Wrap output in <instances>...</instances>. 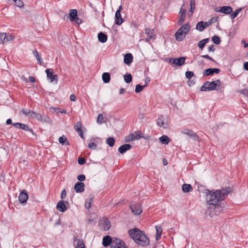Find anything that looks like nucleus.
<instances>
[{
	"label": "nucleus",
	"mask_w": 248,
	"mask_h": 248,
	"mask_svg": "<svg viewBox=\"0 0 248 248\" xmlns=\"http://www.w3.org/2000/svg\"><path fill=\"white\" fill-rule=\"evenodd\" d=\"M231 191V187H222L220 190L205 189V200L206 203L210 205L217 206L224 200Z\"/></svg>",
	"instance_id": "obj_1"
},
{
	"label": "nucleus",
	"mask_w": 248,
	"mask_h": 248,
	"mask_svg": "<svg viewBox=\"0 0 248 248\" xmlns=\"http://www.w3.org/2000/svg\"><path fill=\"white\" fill-rule=\"evenodd\" d=\"M128 234L137 244L144 247L149 245L150 240L145 234L138 228L129 230Z\"/></svg>",
	"instance_id": "obj_2"
},
{
	"label": "nucleus",
	"mask_w": 248,
	"mask_h": 248,
	"mask_svg": "<svg viewBox=\"0 0 248 248\" xmlns=\"http://www.w3.org/2000/svg\"><path fill=\"white\" fill-rule=\"evenodd\" d=\"M212 90H217V89L216 88V84L213 81L211 82H205L201 88V91L206 92Z\"/></svg>",
	"instance_id": "obj_3"
},
{
	"label": "nucleus",
	"mask_w": 248,
	"mask_h": 248,
	"mask_svg": "<svg viewBox=\"0 0 248 248\" xmlns=\"http://www.w3.org/2000/svg\"><path fill=\"white\" fill-rule=\"evenodd\" d=\"M130 208L135 215H140L142 211L140 204L137 202L131 203L130 205Z\"/></svg>",
	"instance_id": "obj_4"
},
{
	"label": "nucleus",
	"mask_w": 248,
	"mask_h": 248,
	"mask_svg": "<svg viewBox=\"0 0 248 248\" xmlns=\"http://www.w3.org/2000/svg\"><path fill=\"white\" fill-rule=\"evenodd\" d=\"M46 77L51 82H55L57 83L58 81V78L57 75H53V70L52 69H46Z\"/></svg>",
	"instance_id": "obj_5"
},
{
	"label": "nucleus",
	"mask_w": 248,
	"mask_h": 248,
	"mask_svg": "<svg viewBox=\"0 0 248 248\" xmlns=\"http://www.w3.org/2000/svg\"><path fill=\"white\" fill-rule=\"evenodd\" d=\"M111 248H128L125 243L121 239L118 238H114L113 243L110 245Z\"/></svg>",
	"instance_id": "obj_6"
},
{
	"label": "nucleus",
	"mask_w": 248,
	"mask_h": 248,
	"mask_svg": "<svg viewBox=\"0 0 248 248\" xmlns=\"http://www.w3.org/2000/svg\"><path fill=\"white\" fill-rule=\"evenodd\" d=\"M186 58L185 57H181L178 58H170L169 62L172 64H175L178 66L183 65L185 62Z\"/></svg>",
	"instance_id": "obj_7"
},
{
	"label": "nucleus",
	"mask_w": 248,
	"mask_h": 248,
	"mask_svg": "<svg viewBox=\"0 0 248 248\" xmlns=\"http://www.w3.org/2000/svg\"><path fill=\"white\" fill-rule=\"evenodd\" d=\"M157 124L158 126L162 127L165 129H167L169 127L167 121L163 115H160L158 117L157 120Z\"/></svg>",
	"instance_id": "obj_8"
},
{
	"label": "nucleus",
	"mask_w": 248,
	"mask_h": 248,
	"mask_svg": "<svg viewBox=\"0 0 248 248\" xmlns=\"http://www.w3.org/2000/svg\"><path fill=\"white\" fill-rule=\"evenodd\" d=\"M115 237H111L109 235H106L103 238L102 244L104 247H107L109 246L112 245L113 243L114 239Z\"/></svg>",
	"instance_id": "obj_9"
},
{
	"label": "nucleus",
	"mask_w": 248,
	"mask_h": 248,
	"mask_svg": "<svg viewBox=\"0 0 248 248\" xmlns=\"http://www.w3.org/2000/svg\"><path fill=\"white\" fill-rule=\"evenodd\" d=\"M29 198L28 194L26 190H23L18 196V200L20 203H24L27 202Z\"/></svg>",
	"instance_id": "obj_10"
},
{
	"label": "nucleus",
	"mask_w": 248,
	"mask_h": 248,
	"mask_svg": "<svg viewBox=\"0 0 248 248\" xmlns=\"http://www.w3.org/2000/svg\"><path fill=\"white\" fill-rule=\"evenodd\" d=\"M220 70L218 68H208L203 72V75L204 76H208L213 75L214 73L218 74Z\"/></svg>",
	"instance_id": "obj_11"
},
{
	"label": "nucleus",
	"mask_w": 248,
	"mask_h": 248,
	"mask_svg": "<svg viewBox=\"0 0 248 248\" xmlns=\"http://www.w3.org/2000/svg\"><path fill=\"white\" fill-rule=\"evenodd\" d=\"M215 11L219 12L226 15H229L232 13V9L230 6H223L221 7L219 10H217L216 9Z\"/></svg>",
	"instance_id": "obj_12"
},
{
	"label": "nucleus",
	"mask_w": 248,
	"mask_h": 248,
	"mask_svg": "<svg viewBox=\"0 0 248 248\" xmlns=\"http://www.w3.org/2000/svg\"><path fill=\"white\" fill-rule=\"evenodd\" d=\"M182 29H179L175 33L176 40L178 41H182L185 37V34L183 32V31H181Z\"/></svg>",
	"instance_id": "obj_13"
},
{
	"label": "nucleus",
	"mask_w": 248,
	"mask_h": 248,
	"mask_svg": "<svg viewBox=\"0 0 248 248\" xmlns=\"http://www.w3.org/2000/svg\"><path fill=\"white\" fill-rule=\"evenodd\" d=\"M207 27L208 25L206 22L200 21L197 23L196 29L200 31H202Z\"/></svg>",
	"instance_id": "obj_14"
},
{
	"label": "nucleus",
	"mask_w": 248,
	"mask_h": 248,
	"mask_svg": "<svg viewBox=\"0 0 248 248\" xmlns=\"http://www.w3.org/2000/svg\"><path fill=\"white\" fill-rule=\"evenodd\" d=\"M124 21V19L122 18L121 13L118 12L115 13V23L117 25H121Z\"/></svg>",
	"instance_id": "obj_15"
},
{
	"label": "nucleus",
	"mask_w": 248,
	"mask_h": 248,
	"mask_svg": "<svg viewBox=\"0 0 248 248\" xmlns=\"http://www.w3.org/2000/svg\"><path fill=\"white\" fill-rule=\"evenodd\" d=\"M132 146L129 144H124V145H121L118 148V151L121 154H124L127 151L130 150Z\"/></svg>",
	"instance_id": "obj_16"
},
{
	"label": "nucleus",
	"mask_w": 248,
	"mask_h": 248,
	"mask_svg": "<svg viewBox=\"0 0 248 248\" xmlns=\"http://www.w3.org/2000/svg\"><path fill=\"white\" fill-rule=\"evenodd\" d=\"M133 59V55L130 53H126L124 56V62L127 65H130Z\"/></svg>",
	"instance_id": "obj_17"
},
{
	"label": "nucleus",
	"mask_w": 248,
	"mask_h": 248,
	"mask_svg": "<svg viewBox=\"0 0 248 248\" xmlns=\"http://www.w3.org/2000/svg\"><path fill=\"white\" fill-rule=\"evenodd\" d=\"M56 209L61 212H64L66 210L67 208L64 203V202L63 201H60L57 203Z\"/></svg>",
	"instance_id": "obj_18"
},
{
	"label": "nucleus",
	"mask_w": 248,
	"mask_h": 248,
	"mask_svg": "<svg viewBox=\"0 0 248 248\" xmlns=\"http://www.w3.org/2000/svg\"><path fill=\"white\" fill-rule=\"evenodd\" d=\"M94 199V196L90 195L89 198L86 199L85 203V207L87 209H89L91 208L92 203H93Z\"/></svg>",
	"instance_id": "obj_19"
},
{
	"label": "nucleus",
	"mask_w": 248,
	"mask_h": 248,
	"mask_svg": "<svg viewBox=\"0 0 248 248\" xmlns=\"http://www.w3.org/2000/svg\"><path fill=\"white\" fill-rule=\"evenodd\" d=\"M38 120L42 123H46L48 124H51L52 123V120L50 118L45 114H41V118H39Z\"/></svg>",
	"instance_id": "obj_20"
},
{
	"label": "nucleus",
	"mask_w": 248,
	"mask_h": 248,
	"mask_svg": "<svg viewBox=\"0 0 248 248\" xmlns=\"http://www.w3.org/2000/svg\"><path fill=\"white\" fill-rule=\"evenodd\" d=\"M182 133L188 135L190 137H194V140H195L198 139V136L196 135V134L191 130L186 129L184 131H182Z\"/></svg>",
	"instance_id": "obj_21"
},
{
	"label": "nucleus",
	"mask_w": 248,
	"mask_h": 248,
	"mask_svg": "<svg viewBox=\"0 0 248 248\" xmlns=\"http://www.w3.org/2000/svg\"><path fill=\"white\" fill-rule=\"evenodd\" d=\"M98 41L102 43L107 42L108 36L103 32H100L98 34Z\"/></svg>",
	"instance_id": "obj_22"
},
{
	"label": "nucleus",
	"mask_w": 248,
	"mask_h": 248,
	"mask_svg": "<svg viewBox=\"0 0 248 248\" xmlns=\"http://www.w3.org/2000/svg\"><path fill=\"white\" fill-rule=\"evenodd\" d=\"M78 16V12L76 9H71L69 11L68 17L71 22H73V20Z\"/></svg>",
	"instance_id": "obj_23"
},
{
	"label": "nucleus",
	"mask_w": 248,
	"mask_h": 248,
	"mask_svg": "<svg viewBox=\"0 0 248 248\" xmlns=\"http://www.w3.org/2000/svg\"><path fill=\"white\" fill-rule=\"evenodd\" d=\"M209 41V38H205L202 40L198 43V46L202 50L203 49L206 44L208 43Z\"/></svg>",
	"instance_id": "obj_24"
},
{
	"label": "nucleus",
	"mask_w": 248,
	"mask_h": 248,
	"mask_svg": "<svg viewBox=\"0 0 248 248\" xmlns=\"http://www.w3.org/2000/svg\"><path fill=\"white\" fill-rule=\"evenodd\" d=\"M155 229H156L155 240L156 241H157L161 237V236L162 235V228L159 226H155Z\"/></svg>",
	"instance_id": "obj_25"
},
{
	"label": "nucleus",
	"mask_w": 248,
	"mask_h": 248,
	"mask_svg": "<svg viewBox=\"0 0 248 248\" xmlns=\"http://www.w3.org/2000/svg\"><path fill=\"white\" fill-rule=\"evenodd\" d=\"M102 79L105 83H108L110 81V75L109 73H104L102 74Z\"/></svg>",
	"instance_id": "obj_26"
},
{
	"label": "nucleus",
	"mask_w": 248,
	"mask_h": 248,
	"mask_svg": "<svg viewBox=\"0 0 248 248\" xmlns=\"http://www.w3.org/2000/svg\"><path fill=\"white\" fill-rule=\"evenodd\" d=\"M190 8L189 11V12L190 13L188 14L189 17L193 15V13L195 9V0H190Z\"/></svg>",
	"instance_id": "obj_27"
},
{
	"label": "nucleus",
	"mask_w": 248,
	"mask_h": 248,
	"mask_svg": "<svg viewBox=\"0 0 248 248\" xmlns=\"http://www.w3.org/2000/svg\"><path fill=\"white\" fill-rule=\"evenodd\" d=\"M29 118L36 119L38 120L39 118H41V114L36 113L33 111H31L29 116Z\"/></svg>",
	"instance_id": "obj_28"
},
{
	"label": "nucleus",
	"mask_w": 248,
	"mask_h": 248,
	"mask_svg": "<svg viewBox=\"0 0 248 248\" xmlns=\"http://www.w3.org/2000/svg\"><path fill=\"white\" fill-rule=\"evenodd\" d=\"M160 141L164 144H168L170 142V139L166 135H163L159 138Z\"/></svg>",
	"instance_id": "obj_29"
},
{
	"label": "nucleus",
	"mask_w": 248,
	"mask_h": 248,
	"mask_svg": "<svg viewBox=\"0 0 248 248\" xmlns=\"http://www.w3.org/2000/svg\"><path fill=\"white\" fill-rule=\"evenodd\" d=\"M179 29H182L181 31H183V32L184 34H186L188 32H189L190 30V26L188 23H186L183 25Z\"/></svg>",
	"instance_id": "obj_30"
},
{
	"label": "nucleus",
	"mask_w": 248,
	"mask_h": 248,
	"mask_svg": "<svg viewBox=\"0 0 248 248\" xmlns=\"http://www.w3.org/2000/svg\"><path fill=\"white\" fill-rule=\"evenodd\" d=\"M124 80L127 83H130L132 81V76L131 74L126 73L124 76Z\"/></svg>",
	"instance_id": "obj_31"
},
{
	"label": "nucleus",
	"mask_w": 248,
	"mask_h": 248,
	"mask_svg": "<svg viewBox=\"0 0 248 248\" xmlns=\"http://www.w3.org/2000/svg\"><path fill=\"white\" fill-rule=\"evenodd\" d=\"M33 54L34 56L36 57L38 62L40 64H42L43 62V61L42 60L41 57L39 55L38 52L36 50H34L33 51Z\"/></svg>",
	"instance_id": "obj_32"
},
{
	"label": "nucleus",
	"mask_w": 248,
	"mask_h": 248,
	"mask_svg": "<svg viewBox=\"0 0 248 248\" xmlns=\"http://www.w3.org/2000/svg\"><path fill=\"white\" fill-rule=\"evenodd\" d=\"M59 141L62 145H69V142L67 141V138L64 136L60 137L59 139Z\"/></svg>",
	"instance_id": "obj_33"
},
{
	"label": "nucleus",
	"mask_w": 248,
	"mask_h": 248,
	"mask_svg": "<svg viewBox=\"0 0 248 248\" xmlns=\"http://www.w3.org/2000/svg\"><path fill=\"white\" fill-rule=\"evenodd\" d=\"M145 33L148 35V36H152L155 37V31L154 29H152L149 28H147L145 29Z\"/></svg>",
	"instance_id": "obj_34"
},
{
	"label": "nucleus",
	"mask_w": 248,
	"mask_h": 248,
	"mask_svg": "<svg viewBox=\"0 0 248 248\" xmlns=\"http://www.w3.org/2000/svg\"><path fill=\"white\" fill-rule=\"evenodd\" d=\"M103 226L105 230H108L110 229L111 227L110 223L107 218L104 220L103 223Z\"/></svg>",
	"instance_id": "obj_35"
},
{
	"label": "nucleus",
	"mask_w": 248,
	"mask_h": 248,
	"mask_svg": "<svg viewBox=\"0 0 248 248\" xmlns=\"http://www.w3.org/2000/svg\"><path fill=\"white\" fill-rule=\"evenodd\" d=\"M244 9V8H239L237 9L235 11H234L233 13H232L231 15V17L232 19H233L235 18L237 15H238L239 13H240L242 10Z\"/></svg>",
	"instance_id": "obj_36"
},
{
	"label": "nucleus",
	"mask_w": 248,
	"mask_h": 248,
	"mask_svg": "<svg viewBox=\"0 0 248 248\" xmlns=\"http://www.w3.org/2000/svg\"><path fill=\"white\" fill-rule=\"evenodd\" d=\"M106 143L110 146L112 147L115 143V140L111 137H109L106 140Z\"/></svg>",
	"instance_id": "obj_37"
},
{
	"label": "nucleus",
	"mask_w": 248,
	"mask_h": 248,
	"mask_svg": "<svg viewBox=\"0 0 248 248\" xmlns=\"http://www.w3.org/2000/svg\"><path fill=\"white\" fill-rule=\"evenodd\" d=\"M212 41L216 45H219L220 43V38L217 35H214L212 37Z\"/></svg>",
	"instance_id": "obj_38"
},
{
	"label": "nucleus",
	"mask_w": 248,
	"mask_h": 248,
	"mask_svg": "<svg viewBox=\"0 0 248 248\" xmlns=\"http://www.w3.org/2000/svg\"><path fill=\"white\" fill-rule=\"evenodd\" d=\"M82 124L81 122H78L77 124L75 125L74 128L75 130L78 132H80L82 131L81 130Z\"/></svg>",
	"instance_id": "obj_39"
},
{
	"label": "nucleus",
	"mask_w": 248,
	"mask_h": 248,
	"mask_svg": "<svg viewBox=\"0 0 248 248\" xmlns=\"http://www.w3.org/2000/svg\"><path fill=\"white\" fill-rule=\"evenodd\" d=\"M75 248H85V245L82 239H78Z\"/></svg>",
	"instance_id": "obj_40"
},
{
	"label": "nucleus",
	"mask_w": 248,
	"mask_h": 248,
	"mask_svg": "<svg viewBox=\"0 0 248 248\" xmlns=\"http://www.w3.org/2000/svg\"><path fill=\"white\" fill-rule=\"evenodd\" d=\"M20 128L27 131H29L31 133H33V130L32 129H30L29 126L24 124H21V126H20Z\"/></svg>",
	"instance_id": "obj_41"
},
{
	"label": "nucleus",
	"mask_w": 248,
	"mask_h": 248,
	"mask_svg": "<svg viewBox=\"0 0 248 248\" xmlns=\"http://www.w3.org/2000/svg\"><path fill=\"white\" fill-rule=\"evenodd\" d=\"M218 16H214V17L211 18V19H210L208 22H206V23L208 25V27L209 25H211L212 23H213L214 22H216L218 20Z\"/></svg>",
	"instance_id": "obj_42"
},
{
	"label": "nucleus",
	"mask_w": 248,
	"mask_h": 248,
	"mask_svg": "<svg viewBox=\"0 0 248 248\" xmlns=\"http://www.w3.org/2000/svg\"><path fill=\"white\" fill-rule=\"evenodd\" d=\"M144 88H145V87L144 86H142L140 84H137L136 86V88H135V93H140V92L142 91Z\"/></svg>",
	"instance_id": "obj_43"
},
{
	"label": "nucleus",
	"mask_w": 248,
	"mask_h": 248,
	"mask_svg": "<svg viewBox=\"0 0 248 248\" xmlns=\"http://www.w3.org/2000/svg\"><path fill=\"white\" fill-rule=\"evenodd\" d=\"M194 76V73L192 71H186V77L187 78L190 79Z\"/></svg>",
	"instance_id": "obj_44"
},
{
	"label": "nucleus",
	"mask_w": 248,
	"mask_h": 248,
	"mask_svg": "<svg viewBox=\"0 0 248 248\" xmlns=\"http://www.w3.org/2000/svg\"><path fill=\"white\" fill-rule=\"evenodd\" d=\"M135 139H136V137H135V136L133 134H131L130 135L126 136L125 137V142H129V141L133 140Z\"/></svg>",
	"instance_id": "obj_45"
},
{
	"label": "nucleus",
	"mask_w": 248,
	"mask_h": 248,
	"mask_svg": "<svg viewBox=\"0 0 248 248\" xmlns=\"http://www.w3.org/2000/svg\"><path fill=\"white\" fill-rule=\"evenodd\" d=\"M6 33H0V43H5Z\"/></svg>",
	"instance_id": "obj_46"
},
{
	"label": "nucleus",
	"mask_w": 248,
	"mask_h": 248,
	"mask_svg": "<svg viewBox=\"0 0 248 248\" xmlns=\"http://www.w3.org/2000/svg\"><path fill=\"white\" fill-rule=\"evenodd\" d=\"M186 16H180V17L179 18V19L178 20V24L179 25H181L184 23L185 20Z\"/></svg>",
	"instance_id": "obj_47"
},
{
	"label": "nucleus",
	"mask_w": 248,
	"mask_h": 248,
	"mask_svg": "<svg viewBox=\"0 0 248 248\" xmlns=\"http://www.w3.org/2000/svg\"><path fill=\"white\" fill-rule=\"evenodd\" d=\"M14 1L17 6L20 8L23 7L24 3L21 0H15Z\"/></svg>",
	"instance_id": "obj_48"
},
{
	"label": "nucleus",
	"mask_w": 248,
	"mask_h": 248,
	"mask_svg": "<svg viewBox=\"0 0 248 248\" xmlns=\"http://www.w3.org/2000/svg\"><path fill=\"white\" fill-rule=\"evenodd\" d=\"M104 120V117L102 114H99L98 115L97 119V123L101 124Z\"/></svg>",
	"instance_id": "obj_49"
},
{
	"label": "nucleus",
	"mask_w": 248,
	"mask_h": 248,
	"mask_svg": "<svg viewBox=\"0 0 248 248\" xmlns=\"http://www.w3.org/2000/svg\"><path fill=\"white\" fill-rule=\"evenodd\" d=\"M14 39V37L9 33H6L5 37V43L10 41H12Z\"/></svg>",
	"instance_id": "obj_50"
},
{
	"label": "nucleus",
	"mask_w": 248,
	"mask_h": 248,
	"mask_svg": "<svg viewBox=\"0 0 248 248\" xmlns=\"http://www.w3.org/2000/svg\"><path fill=\"white\" fill-rule=\"evenodd\" d=\"M96 147H97V145L94 142H90L89 144H88V148L94 150V149H96Z\"/></svg>",
	"instance_id": "obj_51"
},
{
	"label": "nucleus",
	"mask_w": 248,
	"mask_h": 248,
	"mask_svg": "<svg viewBox=\"0 0 248 248\" xmlns=\"http://www.w3.org/2000/svg\"><path fill=\"white\" fill-rule=\"evenodd\" d=\"M182 190L185 193L192 191L193 187H182Z\"/></svg>",
	"instance_id": "obj_52"
},
{
	"label": "nucleus",
	"mask_w": 248,
	"mask_h": 248,
	"mask_svg": "<svg viewBox=\"0 0 248 248\" xmlns=\"http://www.w3.org/2000/svg\"><path fill=\"white\" fill-rule=\"evenodd\" d=\"M240 93L244 94L245 96L248 97V89H244L240 90L239 92Z\"/></svg>",
	"instance_id": "obj_53"
},
{
	"label": "nucleus",
	"mask_w": 248,
	"mask_h": 248,
	"mask_svg": "<svg viewBox=\"0 0 248 248\" xmlns=\"http://www.w3.org/2000/svg\"><path fill=\"white\" fill-rule=\"evenodd\" d=\"M74 188L77 193H81L84 190V187H74Z\"/></svg>",
	"instance_id": "obj_54"
},
{
	"label": "nucleus",
	"mask_w": 248,
	"mask_h": 248,
	"mask_svg": "<svg viewBox=\"0 0 248 248\" xmlns=\"http://www.w3.org/2000/svg\"><path fill=\"white\" fill-rule=\"evenodd\" d=\"M86 177L84 174L78 175L77 177V179L79 181L82 182L85 180Z\"/></svg>",
	"instance_id": "obj_55"
},
{
	"label": "nucleus",
	"mask_w": 248,
	"mask_h": 248,
	"mask_svg": "<svg viewBox=\"0 0 248 248\" xmlns=\"http://www.w3.org/2000/svg\"><path fill=\"white\" fill-rule=\"evenodd\" d=\"M31 110L29 109H22V113L25 115V116H29V114L30 113Z\"/></svg>",
	"instance_id": "obj_56"
},
{
	"label": "nucleus",
	"mask_w": 248,
	"mask_h": 248,
	"mask_svg": "<svg viewBox=\"0 0 248 248\" xmlns=\"http://www.w3.org/2000/svg\"><path fill=\"white\" fill-rule=\"evenodd\" d=\"M85 159L83 157H79L78 158V163L79 165H83L85 163Z\"/></svg>",
	"instance_id": "obj_57"
},
{
	"label": "nucleus",
	"mask_w": 248,
	"mask_h": 248,
	"mask_svg": "<svg viewBox=\"0 0 248 248\" xmlns=\"http://www.w3.org/2000/svg\"><path fill=\"white\" fill-rule=\"evenodd\" d=\"M73 22H75L77 24L79 25L82 22V20L80 19L78 16L74 19Z\"/></svg>",
	"instance_id": "obj_58"
},
{
	"label": "nucleus",
	"mask_w": 248,
	"mask_h": 248,
	"mask_svg": "<svg viewBox=\"0 0 248 248\" xmlns=\"http://www.w3.org/2000/svg\"><path fill=\"white\" fill-rule=\"evenodd\" d=\"M201 57L203 58L208 59L213 62H216L212 58H211L210 56H209L208 55H202Z\"/></svg>",
	"instance_id": "obj_59"
},
{
	"label": "nucleus",
	"mask_w": 248,
	"mask_h": 248,
	"mask_svg": "<svg viewBox=\"0 0 248 248\" xmlns=\"http://www.w3.org/2000/svg\"><path fill=\"white\" fill-rule=\"evenodd\" d=\"M66 196V192L65 191V189H64L61 192V198L62 199H64L65 198Z\"/></svg>",
	"instance_id": "obj_60"
},
{
	"label": "nucleus",
	"mask_w": 248,
	"mask_h": 248,
	"mask_svg": "<svg viewBox=\"0 0 248 248\" xmlns=\"http://www.w3.org/2000/svg\"><path fill=\"white\" fill-rule=\"evenodd\" d=\"M179 14L181 16H186V10L185 9H183V7H182L181 9H180Z\"/></svg>",
	"instance_id": "obj_61"
},
{
	"label": "nucleus",
	"mask_w": 248,
	"mask_h": 248,
	"mask_svg": "<svg viewBox=\"0 0 248 248\" xmlns=\"http://www.w3.org/2000/svg\"><path fill=\"white\" fill-rule=\"evenodd\" d=\"M150 78L149 77H147L145 79V84L143 85L145 87H147L149 83L150 82Z\"/></svg>",
	"instance_id": "obj_62"
},
{
	"label": "nucleus",
	"mask_w": 248,
	"mask_h": 248,
	"mask_svg": "<svg viewBox=\"0 0 248 248\" xmlns=\"http://www.w3.org/2000/svg\"><path fill=\"white\" fill-rule=\"evenodd\" d=\"M208 49L209 52H214L215 51V48L213 45L209 46Z\"/></svg>",
	"instance_id": "obj_63"
},
{
	"label": "nucleus",
	"mask_w": 248,
	"mask_h": 248,
	"mask_svg": "<svg viewBox=\"0 0 248 248\" xmlns=\"http://www.w3.org/2000/svg\"><path fill=\"white\" fill-rule=\"evenodd\" d=\"M70 99L72 101H76L77 100V97L75 95L72 94L70 96Z\"/></svg>",
	"instance_id": "obj_64"
}]
</instances>
